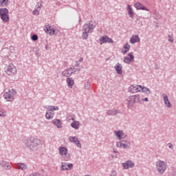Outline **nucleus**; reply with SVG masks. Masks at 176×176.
<instances>
[{
	"label": "nucleus",
	"mask_w": 176,
	"mask_h": 176,
	"mask_svg": "<svg viewBox=\"0 0 176 176\" xmlns=\"http://www.w3.org/2000/svg\"><path fill=\"white\" fill-rule=\"evenodd\" d=\"M122 167L124 170H129V164L127 163V161L126 162L122 163Z\"/></svg>",
	"instance_id": "obj_36"
},
{
	"label": "nucleus",
	"mask_w": 176,
	"mask_h": 176,
	"mask_svg": "<svg viewBox=\"0 0 176 176\" xmlns=\"http://www.w3.org/2000/svg\"><path fill=\"white\" fill-rule=\"evenodd\" d=\"M45 50H49V45L47 44L45 46Z\"/></svg>",
	"instance_id": "obj_55"
},
{
	"label": "nucleus",
	"mask_w": 176,
	"mask_h": 176,
	"mask_svg": "<svg viewBox=\"0 0 176 176\" xmlns=\"http://www.w3.org/2000/svg\"><path fill=\"white\" fill-rule=\"evenodd\" d=\"M0 166H1L2 167H3V162H2V161L0 162Z\"/></svg>",
	"instance_id": "obj_58"
},
{
	"label": "nucleus",
	"mask_w": 176,
	"mask_h": 176,
	"mask_svg": "<svg viewBox=\"0 0 176 176\" xmlns=\"http://www.w3.org/2000/svg\"><path fill=\"white\" fill-rule=\"evenodd\" d=\"M72 74H74V72H70L69 69H66L65 71L62 72V76L68 78V76H71Z\"/></svg>",
	"instance_id": "obj_24"
},
{
	"label": "nucleus",
	"mask_w": 176,
	"mask_h": 176,
	"mask_svg": "<svg viewBox=\"0 0 176 176\" xmlns=\"http://www.w3.org/2000/svg\"><path fill=\"white\" fill-rule=\"evenodd\" d=\"M3 14H9V10L8 8H0V16Z\"/></svg>",
	"instance_id": "obj_28"
},
{
	"label": "nucleus",
	"mask_w": 176,
	"mask_h": 176,
	"mask_svg": "<svg viewBox=\"0 0 176 176\" xmlns=\"http://www.w3.org/2000/svg\"><path fill=\"white\" fill-rule=\"evenodd\" d=\"M26 148L30 149V151H36L38 146L41 145V140L38 138H28L25 142Z\"/></svg>",
	"instance_id": "obj_2"
},
{
	"label": "nucleus",
	"mask_w": 176,
	"mask_h": 176,
	"mask_svg": "<svg viewBox=\"0 0 176 176\" xmlns=\"http://www.w3.org/2000/svg\"><path fill=\"white\" fill-rule=\"evenodd\" d=\"M113 153H119V152L115 151H113Z\"/></svg>",
	"instance_id": "obj_61"
},
{
	"label": "nucleus",
	"mask_w": 176,
	"mask_h": 176,
	"mask_svg": "<svg viewBox=\"0 0 176 176\" xmlns=\"http://www.w3.org/2000/svg\"><path fill=\"white\" fill-rule=\"evenodd\" d=\"M122 145H123V143L119 142H117V146L118 148H122Z\"/></svg>",
	"instance_id": "obj_45"
},
{
	"label": "nucleus",
	"mask_w": 176,
	"mask_h": 176,
	"mask_svg": "<svg viewBox=\"0 0 176 176\" xmlns=\"http://www.w3.org/2000/svg\"><path fill=\"white\" fill-rule=\"evenodd\" d=\"M44 31L46 32V34H49L50 35H57L58 34V32L56 31V29H54L53 26H45Z\"/></svg>",
	"instance_id": "obj_6"
},
{
	"label": "nucleus",
	"mask_w": 176,
	"mask_h": 176,
	"mask_svg": "<svg viewBox=\"0 0 176 176\" xmlns=\"http://www.w3.org/2000/svg\"><path fill=\"white\" fill-rule=\"evenodd\" d=\"M29 176H41V173L38 172H34L30 174Z\"/></svg>",
	"instance_id": "obj_42"
},
{
	"label": "nucleus",
	"mask_w": 176,
	"mask_h": 176,
	"mask_svg": "<svg viewBox=\"0 0 176 176\" xmlns=\"http://www.w3.org/2000/svg\"><path fill=\"white\" fill-rule=\"evenodd\" d=\"M129 50H124V51H122V54H126L127 53H129Z\"/></svg>",
	"instance_id": "obj_47"
},
{
	"label": "nucleus",
	"mask_w": 176,
	"mask_h": 176,
	"mask_svg": "<svg viewBox=\"0 0 176 176\" xmlns=\"http://www.w3.org/2000/svg\"><path fill=\"white\" fill-rule=\"evenodd\" d=\"M46 109H47L50 112H54V111H58L59 108L58 107L55 106H47Z\"/></svg>",
	"instance_id": "obj_27"
},
{
	"label": "nucleus",
	"mask_w": 176,
	"mask_h": 176,
	"mask_svg": "<svg viewBox=\"0 0 176 176\" xmlns=\"http://www.w3.org/2000/svg\"><path fill=\"white\" fill-rule=\"evenodd\" d=\"M127 11L129 17L133 19V17H134V11H133V8H131V5L127 6Z\"/></svg>",
	"instance_id": "obj_21"
},
{
	"label": "nucleus",
	"mask_w": 176,
	"mask_h": 176,
	"mask_svg": "<svg viewBox=\"0 0 176 176\" xmlns=\"http://www.w3.org/2000/svg\"><path fill=\"white\" fill-rule=\"evenodd\" d=\"M0 19L3 21V23H9V14H4L0 16Z\"/></svg>",
	"instance_id": "obj_23"
},
{
	"label": "nucleus",
	"mask_w": 176,
	"mask_h": 176,
	"mask_svg": "<svg viewBox=\"0 0 176 176\" xmlns=\"http://www.w3.org/2000/svg\"><path fill=\"white\" fill-rule=\"evenodd\" d=\"M74 72H73V74H75V72H80V69H78V68H75V67H74Z\"/></svg>",
	"instance_id": "obj_44"
},
{
	"label": "nucleus",
	"mask_w": 176,
	"mask_h": 176,
	"mask_svg": "<svg viewBox=\"0 0 176 176\" xmlns=\"http://www.w3.org/2000/svg\"><path fill=\"white\" fill-rule=\"evenodd\" d=\"M67 69H69V71H72V72H74V68H72V67H69V68H67Z\"/></svg>",
	"instance_id": "obj_56"
},
{
	"label": "nucleus",
	"mask_w": 176,
	"mask_h": 176,
	"mask_svg": "<svg viewBox=\"0 0 176 176\" xmlns=\"http://www.w3.org/2000/svg\"><path fill=\"white\" fill-rule=\"evenodd\" d=\"M168 145H169L170 149H174V146H173V144H171V143H168Z\"/></svg>",
	"instance_id": "obj_49"
},
{
	"label": "nucleus",
	"mask_w": 176,
	"mask_h": 176,
	"mask_svg": "<svg viewBox=\"0 0 176 176\" xmlns=\"http://www.w3.org/2000/svg\"><path fill=\"white\" fill-rule=\"evenodd\" d=\"M41 9H42V3H38V5H36L35 7V10L38 12H41Z\"/></svg>",
	"instance_id": "obj_33"
},
{
	"label": "nucleus",
	"mask_w": 176,
	"mask_h": 176,
	"mask_svg": "<svg viewBox=\"0 0 176 176\" xmlns=\"http://www.w3.org/2000/svg\"><path fill=\"white\" fill-rule=\"evenodd\" d=\"M69 140L71 142H74V144L76 145L77 148H82V144H80V142H79V140H78L76 137L69 136Z\"/></svg>",
	"instance_id": "obj_12"
},
{
	"label": "nucleus",
	"mask_w": 176,
	"mask_h": 176,
	"mask_svg": "<svg viewBox=\"0 0 176 176\" xmlns=\"http://www.w3.org/2000/svg\"><path fill=\"white\" fill-rule=\"evenodd\" d=\"M140 92L144 93V94H151V89L149 88L144 86V85H139Z\"/></svg>",
	"instance_id": "obj_16"
},
{
	"label": "nucleus",
	"mask_w": 176,
	"mask_h": 176,
	"mask_svg": "<svg viewBox=\"0 0 176 176\" xmlns=\"http://www.w3.org/2000/svg\"><path fill=\"white\" fill-rule=\"evenodd\" d=\"M65 160H68V158H67V159H66Z\"/></svg>",
	"instance_id": "obj_62"
},
{
	"label": "nucleus",
	"mask_w": 176,
	"mask_h": 176,
	"mask_svg": "<svg viewBox=\"0 0 176 176\" xmlns=\"http://www.w3.org/2000/svg\"><path fill=\"white\" fill-rule=\"evenodd\" d=\"M130 45H129V43H126L124 46H123V49H124V50H130Z\"/></svg>",
	"instance_id": "obj_39"
},
{
	"label": "nucleus",
	"mask_w": 176,
	"mask_h": 176,
	"mask_svg": "<svg viewBox=\"0 0 176 176\" xmlns=\"http://www.w3.org/2000/svg\"><path fill=\"white\" fill-rule=\"evenodd\" d=\"M67 168H69V170H72L73 167H74V164H67Z\"/></svg>",
	"instance_id": "obj_43"
},
{
	"label": "nucleus",
	"mask_w": 176,
	"mask_h": 176,
	"mask_svg": "<svg viewBox=\"0 0 176 176\" xmlns=\"http://www.w3.org/2000/svg\"><path fill=\"white\" fill-rule=\"evenodd\" d=\"M126 163H128L129 168H133V167H134V162H133V161L128 160Z\"/></svg>",
	"instance_id": "obj_31"
},
{
	"label": "nucleus",
	"mask_w": 176,
	"mask_h": 176,
	"mask_svg": "<svg viewBox=\"0 0 176 176\" xmlns=\"http://www.w3.org/2000/svg\"><path fill=\"white\" fill-rule=\"evenodd\" d=\"M128 90H129V91H130V93H141L140 85H131L129 87Z\"/></svg>",
	"instance_id": "obj_10"
},
{
	"label": "nucleus",
	"mask_w": 176,
	"mask_h": 176,
	"mask_svg": "<svg viewBox=\"0 0 176 176\" xmlns=\"http://www.w3.org/2000/svg\"><path fill=\"white\" fill-rule=\"evenodd\" d=\"M140 98H141V96H140V95H138V94L130 96L129 97H128L126 99V102L128 104L127 107L129 109H131V108H133V107H134V104L138 103V102H139V104H141Z\"/></svg>",
	"instance_id": "obj_3"
},
{
	"label": "nucleus",
	"mask_w": 176,
	"mask_h": 176,
	"mask_svg": "<svg viewBox=\"0 0 176 176\" xmlns=\"http://www.w3.org/2000/svg\"><path fill=\"white\" fill-rule=\"evenodd\" d=\"M67 165H62V170L64 171V170H66V171H68V170H69V168H68V167H67Z\"/></svg>",
	"instance_id": "obj_41"
},
{
	"label": "nucleus",
	"mask_w": 176,
	"mask_h": 176,
	"mask_svg": "<svg viewBox=\"0 0 176 176\" xmlns=\"http://www.w3.org/2000/svg\"><path fill=\"white\" fill-rule=\"evenodd\" d=\"M3 97L9 102H12V101H14V96H12L9 92H6L3 95Z\"/></svg>",
	"instance_id": "obj_13"
},
{
	"label": "nucleus",
	"mask_w": 176,
	"mask_h": 176,
	"mask_svg": "<svg viewBox=\"0 0 176 176\" xmlns=\"http://www.w3.org/2000/svg\"><path fill=\"white\" fill-rule=\"evenodd\" d=\"M2 163H5L6 166H9V162H5L2 160Z\"/></svg>",
	"instance_id": "obj_54"
},
{
	"label": "nucleus",
	"mask_w": 176,
	"mask_h": 176,
	"mask_svg": "<svg viewBox=\"0 0 176 176\" xmlns=\"http://www.w3.org/2000/svg\"><path fill=\"white\" fill-rule=\"evenodd\" d=\"M134 7L137 10H146V12H149V9L140 2H136L134 4Z\"/></svg>",
	"instance_id": "obj_8"
},
{
	"label": "nucleus",
	"mask_w": 176,
	"mask_h": 176,
	"mask_svg": "<svg viewBox=\"0 0 176 176\" xmlns=\"http://www.w3.org/2000/svg\"><path fill=\"white\" fill-rule=\"evenodd\" d=\"M32 41L34 42H36V41H38V34H33L31 37Z\"/></svg>",
	"instance_id": "obj_37"
},
{
	"label": "nucleus",
	"mask_w": 176,
	"mask_h": 176,
	"mask_svg": "<svg viewBox=\"0 0 176 176\" xmlns=\"http://www.w3.org/2000/svg\"><path fill=\"white\" fill-rule=\"evenodd\" d=\"M134 61V55L133 54V52H130L128 54V56L124 57V63L125 64H130V63H133Z\"/></svg>",
	"instance_id": "obj_7"
},
{
	"label": "nucleus",
	"mask_w": 176,
	"mask_h": 176,
	"mask_svg": "<svg viewBox=\"0 0 176 176\" xmlns=\"http://www.w3.org/2000/svg\"><path fill=\"white\" fill-rule=\"evenodd\" d=\"M156 167L158 173L161 175L164 174V172L167 170V164L164 161L159 160L157 162Z\"/></svg>",
	"instance_id": "obj_5"
},
{
	"label": "nucleus",
	"mask_w": 176,
	"mask_h": 176,
	"mask_svg": "<svg viewBox=\"0 0 176 176\" xmlns=\"http://www.w3.org/2000/svg\"><path fill=\"white\" fill-rule=\"evenodd\" d=\"M66 82L67 83V86L69 89H72V86L75 85V81H74V79L71 77H67L66 79Z\"/></svg>",
	"instance_id": "obj_18"
},
{
	"label": "nucleus",
	"mask_w": 176,
	"mask_h": 176,
	"mask_svg": "<svg viewBox=\"0 0 176 176\" xmlns=\"http://www.w3.org/2000/svg\"><path fill=\"white\" fill-rule=\"evenodd\" d=\"M107 115L110 116H116V115H118L119 113V111L118 110H107Z\"/></svg>",
	"instance_id": "obj_25"
},
{
	"label": "nucleus",
	"mask_w": 176,
	"mask_h": 176,
	"mask_svg": "<svg viewBox=\"0 0 176 176\" xmlns=\"http://www.w3.org/2000/svg\"><path fill=\"white\" fill-rule=\"evenodd\" d=\"M116 135L118 137V140H122V137L123 136V131H115Z\"/></svg>",
	"instance_id": "obj_29"
},
{
	"label": "nucleus",
	"mask_w": 176,
	"mask_h": 176,
	"mask_svg": "<svg viewBox=\"0 0 176 176\" xmlns=\"http://www.w3.org/2000/svg\"><path fill=\"white\" fill-rule=\"evenodd\" d=\"M164 102L167 108H171V102H170V100H168V96H167V95L164 96Z\"/></svg>",
	"instance_id": "obj_22"
},
{
	"label": "nucleus",
	"mask_w": 176,
	"mask_h": 176,
	"mask_svg": "<svg viewBox=\"0 0 176 176\" xmlns=\"http://www.w3.org/2000/svg\"><path fill=\"white\" fill-rule=\"evenodd\" d=\"M122 146L124 148V149H126V148H127V144L122 143Z\"/></svg>",
	"instance_id": "obj_51"
},
{
	"label": "nucleus",
	"mask_w": 176,
	"mask_h": 176,
	"mask_svg": "<svg viewBox=\"0 0 176 176\" xmlns=\"http://www.w3.org/2000/svg\"><path fill=\"white\" fill-rule=\"evenodd\" d=\"M116 72L117 74H118V75H122V74H123V70H122V64L118 63L117 64H116V65L114 66Z\"/></svg>",
	"instance_id": "obj_15"
},
{
	"label": "nucleus",
	"mask_w": 176,
	"mask_h": 176,
	"mask_svg": "<svg viewBox=\"0 0 176 176\" xmlns=\"http://www.w3.org/2000/svg\"><path fill=\"white\" fill-rule=\"evenodd\" d=\"M8 2H9V0H0V6H8Z\"/></svg>",
	"instance_id": "obj_30"
},
{
	"label": "nucleus",
	"mask_w": 176,
	"mask_h": 176,
	"mask_svg": "<svg viewBox=\"0 0 176 176\" xmlns=\"http://www.w3.org/2000/svg\"><path fill=\"white\" fill-rule=\"evenodd\" d=\"M8 92L13 96L14 97V96H16V94H17V92L16 91V90H14V89H11L8 91Z\"/></svg>",
	"instance_id": "obj_32"
},
{
	"label": "nucleus",
	"mask_w": 176,
	"mask_h": 176,
	"mask_svg": "<svg viewBox=\"0 0 176 176\" xmlns=\"http://www.w3.org/2000/svg\"><path fill=\"white\" fill-rule=\"evenodd\" d=\"M52 123L53 124H54L55 126H56V127L58 129H62L63 128V126H61V124H63V123L61 122V120H60L59 119L52 120Z\"/></svg>",
	"instance_id": "obj_17"
},
{
	"label": "nucleus",
	"mask_w": 176,
	"mask_h": 176,
	"mask_svg": "<svg viewBox=\"0 0 176 176\" xmlns=\"http://www.w3.org/2000/svg\"><path fill=\"white\" fill-rule=\"evenodd\" d=\"M6 167V170H10L12 168V166L8 165Z\"/></svg>",
	"instance_id": "obj_52"
},
{
	"label": "nucleus",
	"mask_w": 176,
	"mask_h": 176,
	"mask_svg": "<svg viewBox=\"0 0 176 176\" xmlns=\"http://www.w3.org/2000/svg\"><path fill=\"white\" fill-rule=\"evenodd\" d=\"M99 41L102 43H113V40L107 35L100 37Z\"/></svg>",
	"instance_id": "obj_9"
},
{
	"label": "nucleus",
	"mask_w": 176,
	"mask_h": 176,
	"mask_svg": "<svg viewBox=\"0 0 176 176\" xmlns=\"http://www.w3.org/2000/svg\"><path fill=\"white\" fill-rule=\"evenodd\" d=\"M168 41L170 42V43H174V37H173V36L168 34Z\"/></svg>",
	"instance_id": "obj_38"
},
{
	"label": "nucleus",
	"mask_w": 176,
	"mask_h": 176,
	"mask_svg": "<svg viewBox=\"0 0 176 176\" xmlns=\"http://www.w3.org/2000/svg\"><path fill=\"white\" fill-rule=\"evenodd\" d=\"M112 157H113V155H112Z\"/></svg>",
	"instance_id": "obj_63"
},
{
	"label": "nucleus",
	"mask_w": 176,
	"mask_h": 176,
	"mask_svg": "<svg viewBox=\"0 0 176 176\" xmlns=\"http://www.w3.org/2000/svg\"><path fill=\"white\" fill-rule=\"evenodd\" d=\"M91 86V84L89 82H85V89H87V90H89Z\"/></svg>",
	"instance_id": "obj_34"
},
{
	"label": "nucleus",
	"mask_w": 176,
	"mask_h": 176,
	"mask_svg": "<svg viewBox=\"0 0 176 176\" xmlns=\"http://www.w3.org/2000/svg\"><path fill=\"white\" fill-rule=\"evenodd\" d=\"M15 168L16 170H21L22 171H25L28 168L27 164L25 163H16L15 164Z\"/></svg>",
	"instance_id": "obj_11"
},
{
	"label": "nucleus",
	"mask_w": 176,
	"mask_h": 176,
	"mask_svg": "<svg viewBox=\"0 0 176 176\" xmlns=\"http://www.w3.org/2000/svg\"><path fill=\"white\" fill-rule=\"evenodd\" d=\"M53 118H54V113L47 110L46 113H45V118L47 120H51V119H53Z\"/></svg>",
	"instance_id": "obj_20"
},
{
	"label": "nucleus",
	"mask_w": 176,
	"mask_h": 176,
	"mask_svg": "<svg viewBox=\"0 0 176 176\" xmlns=\"http://www.w3.org/2000/svg\"><path fill=\"white\" fill-rule=\"evenodd\" d=\"M59 153L61 156H65V155H67V153H68V148H67V147L60 146Z\"/></svg>",
	"instance_id": "obj_19"
},
{
	"label": "nucleus",
	"mask_w": 176,
	"mask_h": 176,
	"mask_svg": "<svg viewBox=\"0 0 176 176\" xmlns=\"http://www.w3.org/2000/svg\"><path fill=\"white\" fill-rule=\"evenodd\" d=\"M79 122L78 121H74L71 123V127L72 129H75V130H78L79 129Z\"/></svg>",
	"instance_id": "obj_26"
},
{
	"label": "nucleus",
	"mask_w": 176,
	"mask_h": 176,
	"mask_svg": "<svg viewBox=\"0 0 176 176\" xmlns=\"http://www.w3.org/2000/svg\"><path fill=\"white\" fill-rule=\"evenodd\" d=\"M142 101H145L146 102H148V101H149V99L148 98H144L142 99Z\"/></svg>",
	"instance_id": "obj_50"
},
{
	"label": "nucleus",
	"mask_w": 176,
	"mask_h": 176,
	"mask_svg": "<svg viewBox=\"0 0 176 176\" xmlns=\"http://www.w3.org/2000/svg\"><path fill=\"white\" fill-rule=\"evenodd\" d=\"M4 71L7 75H9V76H12V75H16V74H17V69L13 64L6 65L4 67Z\"/></svg>",
	"instance_id": "obj_4"
},
{
	"label": "nucleus",
	"mask_w": 176,
	"mask_h": 176,
	"mask_svg": "<svg viewBox=\"0 0 176 176\" xmlns=\"http://www.w3.org/2000/svg\"><path fill=\"white\" fill-rule=\"evenodd\" d=\"M79 65H80V63H79V61L76 60L75 67H79Z\"/></svg>",
	"instance_id": "obj_48"
},
{
	"label": "nucleus",
	"mask_w": 176,
	"mask_h": 176,
	"mask_svg": "<svg viewBox=\"0 0 176 176\" xmlns=\"http://www.w3.org/2000/svg\"><path fill=\"white\" fill-rule=\"evenodd\" d=\"M3 168H5V167H6L7 165H6L5 162H3Z\"/></svg>",
	"instance_id": "obj_59"
},
{
	"label": "nucleus",
	"mask_w": 176,
	"mask_h": 176,
	"mask_svg": "<svg viewBox=\"0 0 176 176\" xmlns=\"http://www.w3.org/2000/svg\"><path fill=\"white\" fill-rule=\"evenodd\" d=\"M141 39L140 38V36L137 34L132 35V36L130 38V43H132V45H134L138 42H140Z\"/></svg>",
	"instance_id": "obj_14"
},
{
	"label": "nucleus",
	"mask_w": 176,
	"mask_h": 176,
	"mask_svg": "<svg viewBox=\"0 0 176 176\" xmlns=\"http://www.w3.org/2000/svg\"><path fill=\"white\" fill-rule=\"evenodd\" d=\"M82 21V19H80V17L79 18V23H80Z\"/></svg>",
	"instance_id": "obj_60"
},
{
	"label": "nucleus",
	"mask_w": 176,
	"mask_h": 176,
	"mask_svg": "<svg viewBox=\"0 0 176 176\" xmlns=\"http://www.w3.org/2000/svg\"><path fill=\"white\" fill-rule=\"evenodd\" d=\"M110 176H116V171L112 170Z\"/></svg>",
	"instance_id": "obj_46"
},
{
	"label": "nucleus",
	"mask_w": 176,
	"mask_h": 176,
	"mask_svg": "<svg viewBox=\"0 0 176 176\" xmlns=\"http://www.w3.org/2000/svg\"><path fill=\"white\" fill-rule=\"evenodd\" d=\"M77 61H78V63L83 62V57L80 58V59L78 60H77Z\"/></svg>",
	"instance_id": "obj_53"
},
{
	"label": "nucleus",
	"mask_w": 176,
	"mask_h": 176,
	"mask_svg": "<svg viewBox=\"0 0 176 176\" xmlns=\"http://www.w3.org/2000/svg\"><path fill=\"white\" fill-rule=\"evenodd\" d=\"M96 23L93 21H90L89 23L84 24L82 29V39L86 41V39L89 38V34H91V32L94 31V28H96Z\"/></svg>",
	"instance_id": "obj_1"
},
{
	"label": "nucleus",
	"mask_w": 176,
	"mask_h": 176,
	"mask_svg": "<svg viewBox=\"0 0 176 176\" xmlns=\"http://www.w3.org/2000/svg\"><path fill=\"white\" fill-rule=\"evenodd\" d=\"M32 14H34V16H39V11L35 8L32 12Z\"/></svg>",
	"instance_id": "obj_40"
},
{
	"label": "nucleus",
	"mask_w": 176,
	"mask_h": 176,
	"mask_svg": "<svg viewBox=\"0 0 176 176\" xmlns=\"http://www.w3.org/2000/svg\"><path fill=\"white\" fill-rule=\"evenodd\" d=\"M172 175L173 176H176V170H173Z\"/></svg>",
	"instance_id": "obj_57"
},
{
	"label": "nucleus",
	"mask_w": 176,
	"mask_h": 176,
	"mask_svg": "<svg viewBox=\"0 0 176 176\" xmlns=\"http://www.w3.org/2000/svg\"><path fill=\"white\" fill-rule=\"evenodd\" d=\"M0 116L5 118V116H6V111H5L3 109H1L0 110Z\"/></svg>",
	"instance_id": "obj_35"
}]
</instances>
